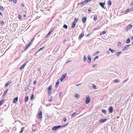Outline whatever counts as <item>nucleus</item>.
Instances as JSON below:
<instances>
[{"instance_id":"obj_59","label":"nucleus","mask_w":133,"mask_h":133,"mask_svg":"<svg viewBox=\"0 0 133 133\" xmlns=\"http://www.w3.org/2000/svg\"><path fill=\"white\" fill-rule=\"evenodd\" d=\"M66 120V118L65 117L64 118V121L65 122Z\"/></svg>"},{"instance_id":"obj_9","label":"nucleus","mask_w":133,"mask_h":133,"mask_svg":"<svg viewBox=\"0 0 133 133\" xmlns=\"http://www.w3.org/2000/svg\"><path fill=\"white\" fill-rule=\"evenodd\" d=\"M130 44L127 45L125 46V47L124 48V49H122V50L123 51H125V49H128V48H129V46H130Z\"/></svg>"},{"instance_id":"obj_34","label":"nucleus","mask_w":133,"mask_h":133,"mask_svg":"<svg viewBox=\"0 0 133 133\" xmlns=\"http://www.w3.org/2000/svg\"><path fill=\"white\" fill-rule=\"evenodd\" d=\"M4 101V100H2L0 101V106L3 103Z\"/></svg>"},{"instance_id":"obj_45","label":"nucleus","mask_w":133,"mask_h":133,"mask_svg":"<svg viewBox=\"0 0 133 133\" xmlns=\"http://www.w3.org/2000/svg\"><path fill=\"white\" fill-rule=\"evenodd\" d=\"M92 86L94 88H96V86L94 84H92Z\"/></svg>"},{"instance_id":"obj_28","label":"nucleus","mask_w":133,"mask_h":133,"mask_svg":"<svg viewBox=\"0 0 133 133\" xmlns=\"http://www.w3.org/2000/svg\"><path fill=\"white\" fill-rule=\"evenodd\" d=\"M97 17V15H95L94 16V21H95L96 20Z\"/></svg>"},{"instance_id":"obj_41","label":"nucleus","mask_w":133,"mask_h":133,"mask_svg":"<svg viewBox=\"0 0 133 133\" xmlns=\"http://www.w3.org/2000/svg\"><path fill=\"white\" fill-rule=\"evenodd\" d=\"M76 112H74V113H73L72 114H71V116H74L76 115Z\"/></svg>"},{"instance_id":"obj_62","label":"nucleus","mask_w":133,"mask_h":133,"mask_svg":"<svg viewBox=\"0 0 133 133\" xmlns=\"http://www.w3.org/2000/svg\"><path fill=\"white\" fill-rule=\"evenodd\" d=\"M99 51H97L95 53V54H97L98 53H99Z\"/></svg>"},{"instance_id":"obj_33","label":"nucleus","mask_w":133,"mask_h":133,"mask_svg":"<svg viewBox=\"0 0 133 133\" xmlns=\"http://www.w3.org/2000/svg\"><path fill=\"white\" fill-rule=\"evenodd\" d=\"M129 9H127L125 11V13H127L129 11Z\"/></svg>"},{"instance_id":"obj_47","label":"nucleus","mask_w":133,"mask_h":133,"mask_svg":"<svg viewBox=\"0 0 133 133\" xmlns=\"http://www.w3.org/2000/svg\"><path fill=\"white\" fill-rule=\"evenodd\" d=\"M36 125L35 124H33L32 125V128L34 129L35 128V127H36Z\"/></svg>"},{"instance_id":"obj_53","label":"nucleus","mask_w":133,"mask_h":133,"mask_svg":"<svg viewBox=\"0 0 133 133\" xmlns=\"http://www.w3.org/2000/svg\"><path fill=\"white\" fill-rule=\"evenodd\" d=\"M129 11H133V7L129 9Z\"/></svg>"},{"instance_id":"obj_2","label":"nucleus","mask_w":133,"mask_h":133,"mask_svg":"<svg viewBox=\"0 0 133 133\" xmlns=\"http://www.w3.org/2000/svg\"><path fill=\"white\" fill-rule=\"evenodd\" d=\"M34 38H33L32 39L31 41H30V42L29 43V44L28 45L26 46V49H28V47L30 46L31 44H32V43H33L34 40Z\"/></svg>"},{"instance_id":"obj_36","label":"nucleus","mask_w":133,"mask_h":133,"mask_svg":"<svg viewBox=\"0 0 133 133\" xmlns=\"http://www.w3.org/2000/svg\"><path fill=\"white\" fill-rule=\"evenodd\" d=\"M38 115L39 116H42V111H41L39 113V114H38Z\"/></svg>"},{"instance_id":"obj_24","label":"nucleus","mask_w":133,"mask_h":133,"mask_svg":"<svg viewBox=\"0 0 133 133\" xmlns=\"http://www.w3.org/2000/svg\"><path fill=\"white\" fill-rule=\"evenodd\" d=\"M24 128V127H22L21 128V130L19 132V133H22L23 131V129Z\"/></svg>"},{"instance_id":"obj_15","label":"nucleus","mask_w":133,"mask_h":133,"mask_svg":"<svg viewBox=\"0 0 133 133\" xmlns=\"http://www.w3.org/2000/svg\"><path fill=\"white\" fill-rule=\"evenodd\" d=\"M52 88V85H51L49 87V88L47 90L48 91L51 92Z\"/></svg>"},{"instance_id":"obj_63","label":"nucleus","mask_w":133,"mask_h":133,"mask_svg":"<svg viewBox=\"0 0 133 133\" xmlns=\"http://www.w3.org/2000/svg\"><path fill=\"white\" fill-rule=\"evenodd\" d=\"M128 80V79H126L125 80H124V81H123V82L124 83H125V82H126L127 81V80Z\"/></svg>"},{"instance_id":"obj_1","label":"nucleus","mask_w":133,"mask_h":133,"mask_svg":"<svg viewBox=\"0 0 133 133\" xmlns=\"http://www.w3.org/2000/svg\"><path fill=\"white\" fill-rule=\"evenodd\" d=\"M61 127V125H58L57 126H55L52 127V129L53 130H55L59 129Z\"/></svg>"},{"instance_id":"obj_54","label":"nucleus","mask_w":133,"mask_h":133,"mask_svg":"<svg viewBox=\"0 0 133 133\" xmlns=\"http://www.w3.org/2000/svg\"><path fill=\"white\" fill-rule=\"evenodd\" d=\"M1 24H3L4 23V21H1Z\"/></svg>"},{"instance_id":"obj_29","label":"nucleus","mask_w":133,"mask_h":133,"mask_svg":"<svg viewBox=\"0 0 133 133\" xmlns=\"http://www.w3.org/2000/svg\"><path fill=\"white\" fill-rule=\"evenodd\" d=\"M106 33V32L105 31H103V32H101L100 33V34L101 35H103L105 34Z\"/></svg>"},{"instance_id":"obj_14","label":"nucleus","mask_w":133,"mask_h":133,"mask_svg":"<svg viewBox=\"0 0 133 133\" xmlns=\"http://www.w3.org/2000/svg\"><path fill=\"white\" fill-rule=\"evenodd\" d=\"M53 31L52 30H50L48 33L47 34L46 36V38H47L51 34L52 32Z\"/></svg>"},{"instance_id":"obj_51","label":"nucleus","mask_w":133,"mask_h":133,"mask_svg":"<svg viewBox=\"0 0 133 133\" xmlns=\"http://www.w3.org/2000/svg\"><path fill=\"white\" fill-rule=\"evenodd\" d=\"M121 42H118V43L117 45L118 46H119V45H121Z\"/></svg>"},{"instance_id":"obj_17","label":"nucleus","mask_w":133,"mask_h":133,"mask_svg":"<svg viewBox=\"0 0 133 133\" xmlns=\"http://www.w3.org/2000/svg\"><path fill=\"white\" fill-rule=\"evenodd\" d=\"M8 89H6L5 91H4V92L3 94V96H5L7 92L8 91Z\"/></svg>"},{"instance_id":"obj_55","label":"nucleus","mask_w":133,"mask_h":133,"mask_svg":"<svg viewBox=\"0 0 133 133\" xmlns=\"http://www.w3.org/2000/svg\"><path fill=\"white\" fill-rule=\"evenodd\" d=\"M97 65L96 64L94 65H93L92 66L93 68H95V67H96Z\"/></svg>"},{"instance_id":"obj_37","label":"nucleus","mask_w":133,"mask_h":133,"mask_svg":"<svg viewBox=\"0 0 133 133\" xmlns=\"http://www.w3.org/2000/svg\"><path fill=\"white\" fill-rule=\"evenodd\" d=\"M78 20V19L77 18H75L74 19V21L73 22H75V23H76V22Z\"/></svg>"},{"instance_id":"obj_56","label":"nucleus","mask_w":133,"mask_h":133,"mask_svg":"<svg viewBox=\"0 0 133 133\" xmlns=\"http://www.w3.org/2000/svg\"><path fill=\"white\" fill-rule=\"evenodd\" d=\"M71 62V60H68L67 61L66 63H68L69 62Z\"/></svg>"},{"instance_id":"obj_23","label":"nucleus","mask_w":133,"mask_h":133,"mask_svg":"<svg viewBox=\"0 0 133 133\" xmlns=\"http://www.w3.org/2000/svg\"><path fill=\"white\" fill-rule=\"evenodd\" d=\"M121 53V52H118L116 53V55L117 56H119V55Z\"/></svg>"},{"instance_id":"obj_35","label":"nucleus","mask_w":133,"mask_h":133,"mask_svg":"<svg viewBox=\"0 0 133 133\" xmlns=\"http://www.w3.org/2000/svg\"><path fill=\"white\" fill-rule=\"evenodd\" d=\"M63 27L64 28H65L66 29H67L68 28V26H67L66 25V24H64L63 25Z\"/></svg>"},{"instance_id":"obj_3","label":"nucleus","mask_w":133,"mask_h":133,"mask_svg":"<svg viewBox=\"0 0 133 133\" xmlns=\"http://www.w3.org/2000/svg\"><path fill=\"white\" fill-rule=\"evenodd\" d=\"M67 75V74L66 73H65V74H63L62 76L61 77L60 79V80L62 82L64 79L66 77Z\"/></svg>"},{"instance_id":"obj_6","label":"nucleus","mask_w":133,"mask_h":133,"mask_svg":"<svg viewBox=\"0 0 133 133\" xmlns=\"http://www.w3.org/2000/svg\"><path fill=\"white\" fill-rule=\"evenodd\" d=\"M105 4V3H100L99 4V5L101 6L102 8L105 9V8L104 6V5Z\"/></svg>"},{"instance_id":"obj_44","label":"nucleus","mask_w":133,"mask_h":133,"mask_svg":"<svg viewBox=\"0 0 133 133\" xmlns=\"http://www.w3.org/2000/svg\"><path fill=\"white\" fill-rule=\"evenodd\" d=\"M85 3H87L89 2L88 0H85L84 1Z\"/></svg>"},{"instance_id":"obj_39","label":"nucleus","mask_w":133,"mask_h":133,"mask_svg":"<svg viewBox=\"0 0 133 133\" xmlns=\"http://www.w3.org/2000/svg\"><path fill=\"white\" fill-rule=\"evenodd\" d=\"M45 48V47L44 46H43L42 47L40 48L38 50V51H39L42 50L43 49H44Z\"/></svg>"},{"instance_id":"obj_46","label":"nucleus","mask_w":133,"mask_h":133,"mask_svg":"<svg viewBox=\"0 0 133 133\" xmlns=\"http://www.w3.org/2000/svg\"><path fill=\"white\" fill-rule=\"evenodd\" d=\"M98 58V56H96L94 59V61H95L96 60V59L97 58Z\"/></svg>"},{"instance_id":"obj_19","label":"nucleus","mask_w":133,"mask_h":133,"mask_svg":"<svg viewBox=\"0 0 133 133\" xmlns=\"http://www.w3.org/2000/svg\"><path fill=\"white\" fill-rule=\"evenodd\" d=\"M59 79H58L57 82L56 84L55 87L56 88L58 86L59 83Z\"/></svg>"},{"instance_id":"obj_5","label":"nucleus","mask_w":133,"mask_h":133,"mask_svg":"<svg viewBox=\"0 0 133 133\" xmlns=\"http://www.w3.org/2000/svg\"><path fill=\"white\" fill-rule=\"evenodd\" d=\"M28 62V61H26V62L20 67L19 68L21 70L24 68Z\"/></svg>"},{"instance_id":"obj_10","label":"nucleus","mask_w":133,"mask_h":133,"mask_svg":"<svg viewBox=\"0 0 133 133\" xmlns=\"http://www.w3.org/2000/svg\"><path fill=\"white\" fill-rule=\"evenodd\" d=\"M109 112L110 113H111L113 111V108L112 107H110L109 108Z\"/></svg>"},{"instance_id":"obj_60","label":"nucleus","mask_w":133,"mask_h":133,"mask_svg":"<svg viewBox=\"0 0 133 133\" xmlns=\"http://www.w3.org/2000/svg\"><path fill=\"white\" fill-rule=\"evenodd\" d=\"M41 68H38V71H40L41 70Z\"/></svg>"},{"instance_id":"obj_12","label":"nucleus","mask_w":133,"mask_h":133,"mask_svg":"<svg viewBox=\"0 0 133 133\" xmlns=\"http://www.w3.org/2000/svg\"><path fill=\"white\" fill-rule=\"evenodd\" d=\"M87 17H84L82 18V21L83 23H85L86 21Z\"/></svg>"},{"instance_id":"obj_22","label":"nucleus","mask_w":133,"mask_h":133,"mask_svg":"<svg viewBox=\"0 0 133 133\" xmlns=\"http://www.w3.org/2000/svg\"><path fill=\"white\" fill-rule=\"evenodd\" d=\"M76 24V23H75V22H73L72 23V28H74Z\"/></svg>"},{"instance_id":"obj_43","label":"nucleus","mask_w":133,"mask_h":133,"mask_svg":"<svg viewBox=\"0 0 133 133\" xmlns=\"http://www.w3.org/2000/svg\"><path fill=\"white\" fill-rule=\"evenodd\" d=\"M0 8L2 10V11L4 10V8H3V7L2 6H0Z\"/></svg>"},{"instance_id":"obj_32","label":"nucleus","mask_w":133,"mask_h":133,"mask_svg":"<svg viewBox=\"0 0 133 133\" xmlns=\"http://www.w3.org/2000/svg\"><path fill=\"white\" fill-rule=\"evenodd\" d=\"M29 99V97L28 96H26L25 98V102H26L28 101Z\"/></svg>"},{"instance_id":"obj_18","label":"nucleus","mask_w":133,"mask_h":133,"mask_svg":"<svg viewBox=\"0 0 133 133\" xmlns=\"http://www.w3.org/2000/svg\"><path fill=\"white\" fill-rule=\"evenodd\" d=\"M18 97H17L16 98H14V99L13 102L14 103H16L18 101Z\"/></svg>"},{"instance_id":"obj_4","label":"nucleus","mask_w":133,"mask_h":133,"mask_svg":"<svg viewBox=\"0 0 133 133\" xmlns=\"http://www.w3.org/2000/svg\"><path fill=\"white\" fill-rule=\"evenodd\" d=\"M90 101V98L89 96H88L86 99L85 103L86 104H88L89 103Z\"/></svg>"},{"instance_id":"obj_38","label":"nucleus","mask_w":133,"mask_h":133,"mask_svg":"<svg viewBox=\"0 0 133 133\" xmlns=\"http://www.w3.org/2000/svg\"><path fill=\"white\" fill-rule=\"evenodd\" d=\"M52 101V96H51V99H49L48 101L49 102H51Z\"/></svg>"},{"instance_id":"obj_64","label":"nucleus","mask_w":133,"mask_h":133,"mask_svg":"<svg viewBox=\"0 0 133 133\" xmlns=\"http://www.w3.org/2000/svg\"><path fill=\"white\" fill-rule=\"evenodd\" d=\"M91 11H92L91 9H89L88 10V11H89V12H91Z\"/></svg>"},{"instance_id":"obj_11","label":"nucleus","mask_w":133,"mask_h":133,"mask_svg":"<svg viewBox=\"0 0 133 133\" xmlns=\"http://www.w3.org/2000/svg\"><path fill=\"white\" fill-rule=\"evenodd\" d=\"M84 36V34L83 33H81L80 35H79V39L80 40L82 38V37Z\"/></svg>"},{"instance_id":"obj_7","label":"nucleus","mask_w":133,"mask_h":133,"mask_svg":"<svg viewBox=\"0 0 133 133\" xmlns=\"http://www.w3.org/2000/svg\"><path fill=\"white\" fill-rule=\"evenodd\" d=\"M107 120V119L105 118L103 119H101L99 120V122L101 123H103L105 122Z\"/></svg>"},{"instance_id":"obj_25","label":"nucleus","mask_w":133,"mask_h":133,"mask_svg":"<svg viewBox=\"0 0 133 133\" xmlns=\"http://www.w3.org/2000/svg\"><path fill=\"white\" fill-rule=\"evenodd\" d=\"M87 60V57L85 55H84V58L83 59V61L84 62H86Z\"/></svg>"},{"instance_id":"obj_61","label":"nucleus","mask_w":133,"mask_h":133,"mask_svg":"<svg viewBox=\"0 0 133 133\" xmlns=\"http://www.w3.org/2000/svg\"><path fill=\"white\" fill-rule=\"evenodd\" d=\"M32 131H33L34 132L35 131V129H34V128H32Z\"/></svg>"},{"instance_id":"obj_16","label":"nucleus","mask_w":133,"mask_h":133,"mask_svg":"<svg viewBox=\"0 0 133 133\" xmlns=\"http://www.w3.org/2000/svg\"><path fill=\"white\" fill-rule=\"evenodd\" d=\"M11 82H10L9 81H8L5 84V87H8V85H9L10 84H11Z\"/></svg>"},{"instance_id":"obj_13","label":"nucleus","mask_w":133,"mask_h":133,"mask_svg":"<svg viewBox=\"0 0 133 133\" xmlns=\"http://www.w3.org/2000/svg\"><path fill=\"white\" fill-rule=\"evenodd\" d=\"M91 61V56L90 55H89L88 57V62H89Z\"/></svg>"},{"instance_id":"obj_40","label":"nucleus","mask_w":133,"mask_h":133,"mask_svg":"<svg viewBox=\"0 0 133 133\" xmlns=\"http://www.w3.org/2000/svg\"><path fill=\"white\" fill-rule=\"evenodd\" d=\"M102 112H103L105 114L106 113V111L105 110H104V109H103V110H102Z\"/></svg>"},{"instance_id":"obj_21","label":"nucleus","mask_w":133,"mask_h":133,"mask_svg":"<svg viewBox=\"0 0 133 133\" xmlns=\"http://www.w3.org/2000/svg\"><path fill=\"white\" fill-rule=\"evenodd\" d=\"M85 4V3L84 2V1H83V2H81L78 3V4L77 5H83V4Z\"/></svg>"},{"instance_id":"obj_27","label":"nucleus","mask_w":133,"mask_h":133,"mask_svg":"<svg viewBox=\"0 0 133 133\" xmlns=\"http://www.w3.org/2000/svg\"><path fill=\"white\" fill-rule=\"evenodd\" d=\"M130 42V39L129 38L127 39L126 41V43H129Z\"/></svg>"},{"instance_id":"obj_58","label":"nucleus","mask_w":133,"mask_h":133,"mask_svg":"<svg viewBox=\"0 0 133 133\" xmlns=\"http://www.w3.org/2000/svg\"><path fill=\"white\" fill-rule=\"evenodd\" d=\"M14 3L16 4L17 2V0H14Z\"/></svg>"},{"instance_id":"obj_30","label":"nucleus","mask_w":133,"mask_h":133,"mask_svg":"<svg viewBox=\"0 0 133 133\" xmlns=\"http://www.w3.org/2000/svg\"><path fill=\"white\" fill-rule=\"evenodd\" d=\"M68 124V123H67V124H65L61 126V128H63L65 127Z\"/></svg>"},{"instance_id":"obj_49","label":"nucleus","mask_w":133,"mask_h":133,"mask_svg":"<svg viewBox=\"0 0 133 133\" xmlns=\"http://www.w3.org/2000/svg\"><path fill=\"white\" fill-rule=\"evenodd\" d=\"M28 87H26L25 88V91H26L28 89Z\"/></svg>"},{"instance_id":"obj_48","label":"nucleus","mask_w":133,"mask_h":133,"mask_svg":"<svg viewBox=\"0 0 133 133\" xmlns=\"http://www.w3.org/2000/svg\"><path fill=\"white\" fill-rule=\"evenodd\" d=\"M116 52V51L115 50H112L111 51V52L112 53H115Z\"/></svg>"},{"instance_id":"obj_57","label":"nucleus","mask_w":133,"mask_h":133,"mask_svg":"<svg viewBox=\"0 0 133 133\" xmlns=\"http://www.w3.org/2000/svg\"><path fill=\"white\" fill-rule=\"evenodd\" d=\"M18 18L19 19H21V16L20 15H18Z\"/></svg>"},{"instance_id":"obj_26","label":"nucleus","mask_w":133,"mask_h":133,"mask_svg":"<svg viewBox=\"0 0 133 133\" xmlns=\"http://www.w3.org/2000/svg\"><path fill=\"white\" fill-rule=\"evenodd\" d=\"M119 81L118 79H115L114 81L113 82L115 83H118L119 82Z\"/></svg>"},{"instance_id":"obj_8","label":"nucleus","mask_w":133,"mask_h":133,"mask_svg":"<svg viewBox=\"0 0 133 133\" xmlns=\"http://www.w3.org/2000/svg\"><path fill=\"white\" fill-rule=\"evenodd\" d=\"M132 25L131 24H129L126 27V29L127 30H128L130 29H131L132 27Z\"/></svg>"},{"instance_id":"obj_52","label":"nucleus","mask_w":133,"mask_h":133,"mask_svg":"<svg viewBox=\"0 0 133 133\" xmlns=\"http://www.w3.org/2000/svg\"><path fill=\"white\" fill-rule=\"evenodd\" d=\"M130 5L131 6H132L133 5V0H132L131 3Z\"/></svg>"},{"instance_id":"obj_20","label":"nucleus","mask_w":133,"mask_h":133,"mask_svg":"<svg viewBox=\"0 0 133 133\" xmlns=\"http://www.w3.org/2000/svg\"><path fill=\"white\" fill-rule=\"evenodd\" d=\"M74 96L76 98H78L79 97V95L77 94H75L74 95Z\"/></svg>"},{"instance_id":"obj_50","label":"nucleus","mask_w":133,"mask_h":133,"mask_svg":"<svg viewBox=\"0 0 133 133\" xmlns=\"http://www.w3.org/2000/svg\"><path fill=\"white\" fill-rule=\"evenodd\" d=\"M48 93L49 95L50 96L51 95V92L48 91Z\"/></svg>"},{"instance_id":"obj_31","label":"nucleus","mask_w":133,"mask_h":133,"mask_svg":"<svg viewBox=\"0 0 133 133\" xmlns=\"http://www.w3.org/2000/svg\"><path fill=\"white\" fill-rule=\"evenodd\" d=\"M111 4H112V2L110 0L109 1V2L108 3V4L109 6H111Z\"/></svg>"},{"instance_id":"obj_42","label":"nucleus","mask_w":133,"mask_h":133,"mask_svg":"<svg viewBox=\"0 0 133 133\" xmlns=\"http://www.w3.org/2000/svg\"><path fill=\"white\" fill-rule=\"evenodd\" d=\"M34 97V95L33 94H32L31 95V99L32 100L33 98Z\"/></svg>"}]
</instances>
